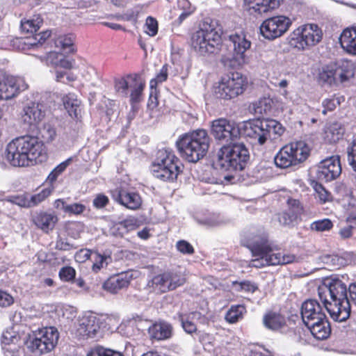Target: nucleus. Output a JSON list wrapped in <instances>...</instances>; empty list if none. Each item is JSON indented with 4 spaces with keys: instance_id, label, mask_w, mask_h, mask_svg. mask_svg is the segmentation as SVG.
Masks as SVG:
<instances>
[{
    "instance_id": "f257e3e1",
    "label": "nucleus",
    "mask_w": 356,
    "mask_h": 356,
    "mask_svg": "<svg viewBox=\"0 0 356 356\" xmlns=\"http://www.w3.org/2000/svg\"><path fill=\"white\" fill-rule=\"evenodd\" d=\"M319 298L330 318L337 322L346 321L350 314L347 297V284L339 277H331L318 286Z\"/></svg>"
},
{
    "instance_id": "f03ea898",
    "label": "nucleus",
    "mask_w": 356,
    "mask_h": 356,
    "mask_svg": "<svg viewBox=\"0 0 356 356\" xmlns=\"http://www.w3.org/2000/svg\"><path fill=\"white\" fill-rule=\"evenodd\" d=\"M6 157L13 166H31L44 161L46 152L38 138L24 136L12 140L7 145Z\"/></svg>"
},
{
    "instance_id": "7ed1b4c3",
    "label": "nucleus",
    "mask_w": 356,
    "mask_h": 356,
    "mask_svg": "<svg viewBox=\"0 0 356 356\" xmlns=\"http://www.w3.org/2000/svg\"><path fill=\"white\" fill-rule=\"evenodd\" d=\"M245 247L253 257L249 261V267L261 268L267 266L285 265L296 260L293 254L274 252L273 245L265 233L252 236L248 239Z\"/></svg>"
},
{
    "instance_id": "20e7f679",
    "label": "nucleus",
    "mask_w": 356,
    "mask_h": 356,
    "mask_svg": "<svg viewBox=\"0 0 356 356\" xmlns=\"http://www.w3.org/2000/svg\"><path fill=\"white\" fill-rule=\"evenodd\" d=\"M181 157L188 162L195 163L207 153L210 137L204 129H197L179 136L176 142Z\"/></svg>"
},
{
    "instance_id": "39448f33",
    "label": "nucleus",
    "mask_w": 356,
    "mask_h": 356,
    "mask_svg": "<svg viewBox=\"0 0 356 356\" xmlns=\"http://www.w3.org/2000/svg\"><path fill=\"white\" fill-rule=\"evenodd\" d=\"M222 29L216 20L207 19L191 35L192 47L201 55L212 54L221 41Z\"/></svg>"
},
{
    "instance_id": "423d86ee",
    "label": "nucleus",
    "mask_w": 356,
    "mask_h": 356,
    "mask_svg": "<svg viewBox=\"0 0 356 356\" xmlns=\"http://www.w3.org/2000/svg\"><path fill=\"white\" fill-rule=\"evenodd\" d=\"M215 165L223 170H243L250 158L248 149L243 143H231L222 146L217 152Z\"/></svg>"
},
{
    "instance_id": "0eeeda50",
    "label": "nucleus",
    "mask_w": 356,
    "mask_h": 356,
    "mask_svg": "<svg viewBox=\"0 0 356 356\" xmlns=\"http://www.w3.org/2000/svg\"><path fill=\"white\" fill-rule=\"evenodd\" d=\"M182 163L169 149H159L151 166L152 175L163 181H174L181 172Z\"/></svg>"
},
{
    "instance_id": "6e6552de",
    "label": "nucleus",
    "mask_w": 356,
    "mask_h": 356,
    "mask_svg": "<svg viewBox=\"0 0 356 356\" xmlns=\"http://www.w3.org/2000/svg\"><path fill=\"white\" fill-rule=\"evenodd\" d=\"M353 61L341 59L323 66L318 72V81L330 86H338L348 81L355 75Z\"/></svg>"
},
{
    "instance_id": "1a4fd4ad",
    "label": "nucleus",
    "mask_w": 356,
    "mask_h": 356,
    "mask_svg": "<svg viewBox=\"0 0 356 356\" xmlns=\"http://www.w3.org/2000/svg\"><path fill=\"white\" fill-rule=\"evenodd\" d=\"M310 145L304 140L291 142L282 147L276 154L275 164L280 168H288L300 165L309 156Z\"/></svg>"
},
{
    "instance_id": "9d476101",
    "label": "nucleus",
    "mask_w": 356,
    "mask_h": 356,
    "mask_svg": "<svg viewBox=\"0 0 356 356\" xmlns=\"http://www.w3.org/2000/svg\"><path fill=\"white\" fill-rule=\"evenodd\" d=\"M323 38V31L316 24L299 26L289 35V44L299 51H306L318 44Z\"/></svg>"
},
{
    "instance_id": "9b49d317",
    "label": "nucleus",
    "mask_w": 356,
    "mask_h": 356,
    "mask_svg": "<svg viewBox=\"0 0 356 356\" xmlns=\"http://www.w3.org/2000/svg\"><path fill=\"white\" fill-rule=\"evenodd\" d=\"M248 84L247 79L238 72L222 76L213 85L215 95L222 99H232L243 93Z\"/></svg>"
},
{
    "instance_id": "f8f14e48",
    "label": "nucleus",
    "mask_w": 356,
    "mask_h": 356,
    "mask_svg": "<svg viewBox=\"0 0 356 356\" xmlns=\"http://www.w3.org/2000/svg\"><path fill=\"white\" fill-rule=\"evenodd\" d=\"M59 332L55 327H43L33 331L27 348L34 354L44 355L52 351L58 343Z\"/></svg>"
},
{
    "instance_id": "ddd939ff",
    "label": "nucleus",
    "mask_w": 356,
    "mask_h": 356,
    "mask_svg": "<svg viewBox=\"0 0 356 356\" xmlns=\"http://www.w3.org/2000/svg\"><path fill=\"white\" fill-rule=\"evenodd\" d=\"M229 40L233 44V52L223 55L221 58L222 63L230 67H236L246 64L248 62L246 51L250 48L251 42L242 33L230 35Z\"/></svg>"
},
{
    "instance_id": "4468645a",
    "label": "nucleus",
    "mask_w": 356,
    "mask_h": 356,
    "mask_svg": "<svg viewBox=\"0 0 356 356\" xmlns=\"http://www.w3.org/2000/svg\"><path fill=\"white\" fill-rule=\"evenodd\" d=\"M102 319L90 312L79 316L74 323V334L81 340L97 339L102 337Z\"/></svg>"
},
{
    "instance_id": "2eb2a0df",
    "label": "nucleus",
    "mask_w": 356,
    "mask_h": 356,
    "mask_svg": "<svg viewBox=\"0 0 356 356\" xmlns=\"http://www.w3.org/2000/svg\"><path fill=\"white\" fill-rule=\"evenodd\" d=\"M210 127L212 136L221 143H231L240 137L239 124L227 118L213 120Z\"/></svg>"
},
{
    "instance_id": "dca6fc26",
    "label": "nucleus",
    "mask_w": 356,
    "mask_h": 356,
    "mask_svg": "<svg viewBox=\"0 0 356 356\" xmlns=\"http://www.w3.org/2000/svg\"><path fill=\"white\" fill-rule=\"evenodd\" d=\"M292 24V20L284 15H277L265 19L260 26L261 35L273 40L283 35Z\"/></svg>"
},
{
    "instance_id": "f3484780",
    "label": "nucleus",
    "mask_w": 356,
    "mask_h": 356,
    "mask_svg": "<svg viewBox=\"0 0 356 356\" xmlns=\"http://www.w3.org/2000/svg\"><path fill=\"white\" fill-rule=\"evenodd\" d=\"M341 173L339 156H332L321 161L317 165L316 178L321 181H331Z\"/></svg>"
},
{
    "instance_id": "a211bd4d",
    "label": "nucleus",
    "mask_w": 356,
    "mask_h": 356,
    "mask_svg": "<svg viewBox=\"0 0 356 356\" xmlns=\"http://www.w3.org/2000/svg\"><path fill=\"white\" fill-rule=\"evenodd\" d=\"M265 120H250L239 124L240 136L257 140L259 145H264L267 140Z\"/></svg>"
},
{
    "instance_id": "6ab92c4d",
    "label": "nucleus",
    "mask_w": 356,
    "mask_h": 356,
    "mask_svg": "<svg viewBox=\"0 0 356 356\" xmlns=\"http://www.w3.org/2000/svg\"><path fill=\"white\" fill-rule=\"evenodd\" d=\"M19 341L20 335L16 325L3 332L1 344L6 356H25L24 348L17 345Z\"/></svg>"
},
{
    "instance_id": "aec40b11",
    "label": "nucleus",
    "mask_w": 356,
    "mask_h": 356,
    "mask_svg": "<svg viewBox=\"0 0 356 356\" xmlns=\"http://www.w3.org/2000/svg\"><path fill=\"white\" fill-rule=\"evenodd\" d=\"M28 86L25 80L19 76H6L0 78V99H10L25 90Z\"/></svg>"
},
{
    "instance_id": "412c9836",
    "label": "nucleus",
    "mask_w": 356,
    "mask_h": 356,
    "mask_svg": "<svg viewBox=\"0 0 356 356\" xmlns=\"http://www.w3.org/2000/svg\"><path fill=\"white\" fill-rule=\"evenodd\" d=\"M136 275L137 272L129 270L112 276L104 283L103 289L111 293H117L122 289L127 287Z\"/></svg>"
},
{
    "instance_id": "4be33fe9",
    "label": "nucleus",
    "mask_w": 356,
    "mask_h": 356,
    "mask_svg": "<svg viewBox=\"0 0 356 356\" xmlns=\"http://www.w3.org/2000/svg\"><path fill=\"white\" fill-rule=\"evenodd\" d=\"M301 316L305 324L315 321L319 322L326 316L319 302L312 299L303 302L301 307Z\"/></svg>"
},
{
    "instance_id": "5701e85b",
    "label": "nucleus",
    "mask_w": 356,
    "mask_h": 356,
    "mask_svg": "<svg viewBox=\"0 0 356 356\" xmlns=\"http://www.w3.org/2000/svg\"><path fill=\"white\" fill-rule=\"evenodd\" d=\"M42 103L31 102L23 109L22 119L24 124L35 126L40 122L44 117V106Z\"/></svg>"
},
{
    "instance_id": "b1692460",
    "label": "nucleus",
    "mask_w": 356,
    "mask_h": 356,
    "mask_svg": "<svg viewBox=\"0 0 356 356\" xmlns=\"http://www.w3.org/2000/svg\"><path fill=\"white\" fill-rule=\"evenodd\" d=\"M113 199L129 209L136 210L142 204L140 195L135 192L116 189L111 192Z\"/></svg>"
},
{
    "instance_id": "393cba45",
    "label": "nucleus",
    "mask_w": 356,
    "mask_h": 356,
    "mask_svg": "<svg viewBox=\"0 0 356 356\" xmlns=\"http://www.w3.org/2000/svg\"><path fill=\"white\" fill-rule=\"evenodd\" d=\"M281 0H248L246 1V10L250 15L254 16L268 13L280 6Z\"/></svg>"
},
{
    "instance_id": "a878e982",
    "label": "nucleus",
    "mask_w": 356,
    "mask_h": 356,
    "mask_svg": "<svg viewBox=\"0 0 356 356\" xmlns=\"http://www.w3.org/2000/svg\"><path fill=\"white\" fill-rule=\"evenodd\" d=\"M148 334L152 339L165 340L171 337L172 327L165 321H158L148 327Z\"/></svg>"
},
{
    "instance_id": "bb28decb",
    "label": "nucleus",
    "mask_w": 356,
    "mask_h": 356,
    "mask_svg": "<svg viewBox=\"0 0 356 356\" xmlns=\"http://www.w3.org/2000/svg\"><path fill=\"white\" fill-rule=\"evenodd\" d=\"M339 42L344 51L356 55V26L345 29L340 35Z\"/></svg>"
},
{
    "instance_id": "cd10ccee",
    "label": "nucleus",
    "mask_w": 356,
    "mask_h": 356,
    "mask_svg": "<svg viewBox=\"0 0 356 356\" xmlns=\"http://www.w3.org/2000/svg\"><path fill=\"white\" fill-rule=\"evenodd\" d=\"M305 325L309 330L314 337L318 340L327 339L331 332V329L326 316L319 321V322L315 321L306 323Z\"/></svg>"
},
{
    "instance_id": "c85d7f7f",
    "label": "nucleus",
    "mask_w": 356,
    "mask_h": 356,
    "mask_svg": "<svg viewBox=\"0 0 356 356\" xmlns=\"http://www.w3.org/2000/svg\"><path fill=\"white\" fill-rule=\"evenodd\" d=\"M63 105L72 118H78L81 113V101L77 98L76 95L74 93H68L64 95L62 97Z\"/></svg>"
},
{
    "instance_id": "c756f323",
    "label": "nucleus",
    "mask_w": 356,
    "mask_h": 356,
    "mask_svg": "<svg viewBox=\"0 0 356 356\" xmlns=\"http://www.w3.org/2000/svg\"><path fill=\"white\" fill-rule=\"evenodd\" d=\"M263 323L268 330L277 331L286 325V318L276 312H268L263 318Z\"/></svg>"
},
{
    "instance_id": "7c9ffc66",
    "label": "nucleus",
    "mask_w": 356,
    "mask_h": 356,
    "mask_svg": "<svg viewBox=\"0 0 356 356\" xmlns=\"http://www.w3.org/2000/svg\"><path fill=\"white\" fill-rule=\"evenodd\" d=\"M57 220L58 218L54 214L41 213L36 216L35 223L38 227L47 232L54 227Z\"/></svg>"
},
{
    "instance_id": "2f4dec72",
    "label": "nucleus",
    "mask_w": 356,
    "mask_h": 356,
    "mask_svg": "<svg viewBox=\"0 0 356 356\" xmlns=\"http://www.w3.org/2000/svg\"><path fill=\"white\" fill-rule=\"evenodd\" d=\"M200 313L196 312L190 313L188 316H186L184 314H179V316L182 327L187 333L189 334H192L196 331L197 326L194 321L200 319Z\"/></svg>"
},
{
    "instance_id": "473e14b6",
    "label": "nucleus",
    "mask_w": 356,
    "mask_h": 356,
    "mask_svg": "<svg viewBox=\"0 0 356 356\" xmlns=\"http://www.w3.org/2000/svg\"><path fill=\"white\" fill-rule=\"evenodd\" d=\"M74 36L72 34L59 35L55 40V46L65 54L74 51Z\"/></svg>"
},
{
    "instance_id": "72a5a7b5",
    "label": "nucleus",
    "mask_w": 356,
    "mask_h": 356,
    "mask_svg": "<svg viewBox=\"0 0 356 356\" xmlns=\"http://www.w3.org/2000/svg\"><path fill=\"white\" fill-rule=\"evenodd\" d=\"M271 107L272 100L268 97H263L252 103L251 109L255 115L261 116L267 114Z\"/></svg>"
},
{
    "instance_id": "f704fd0d",
    "label": "nucleus",
    "mask_w": 356,
    "mask_h": 356,
    "mask_svg": "<svg viewBox=\"0 0 356 356\" xmlns=\"http://www.w3.org/2000/svg\"><path fill=\"white\" fill-rule=\"evenodd\" d=\"M168 291L174 290L185 283L186 279L184 275L177 271L165 272Z\"/></svg>"
},
{
    "instance_id": "c9c22d12",
    "label": "nucleus",
    "mask_w": 356,
    "mask_h": 356,
    "mask_svg": "<svg viewBox=\"0 0 356 356\" xmlns=\"http://www.w3.org/2000/svg\"><path fill=\"white\" fill-rule=\"evenodd\" d=\"M91 259L93 262L92 270L95 273L99 272L102 268H106L111 262V257L108 254H102L94 251Z\"/></svg>"
},
{
    "instance_id": "e433bc0d",
    "label": "nucleus",
    "mask_w": 356,
    "mask_h": 356,
    "mask_svg": "<svg viewBox=\"0 0 356 356\" xmlns=\"http://www.w3.org/2000/svg\"><path fill=\"white\" fill-rule=\"evenodd\" d=\"M245 313L246 309L243 305H233L227 311L225 319L229 323H236L243 318V315Z\"/></svg>"
},
{
    "instance_id": "4c0bfd02",
    "label": "nucleus",
    "mask_w": 356,
    "mask_h": 356,
    "mask_svg": "<svg viewBox=\"0 0 356 356\" xmlns=\"http://www.w3.org/2000/svg\"><path fill=\"white\" fill-rule=\"evenodd\" d=\"M42 19L39 15H34L32 19L21 21V29L24 32L33 33L36 32L42 24Z\"/></svg>"
},
{
    "instance_id": "58836bf2",
    "label": "nucleus",
    "mask_w": 356,
    "mask_h": 356,
    "mask_svg": "<svg viewBox=\"0 0 356 356\" xmlns=\"http://www.w3.org/2000/svg\"><path fill=\"white\" fill-rule=\"evenodd\" d=\"M266 130L267 132V138H270L272 134L274 135L273 139L281 136L284 132V128L277 121L274 120H265Z\"/></svg>"
},
{
    "instance_id": "ea45409f",
    "label": "nucleus",
    "mask_w": 356,
    "mask_h": 356,
    "mask_svg": "<svg viewBox=\"0 0 356 356\" xmlns=\"http://www.w3.org/2000/svg\"><path fill=\"white\" fill-rule=\"evenodd\" d=\"M343 133L344 130L340 124L333 123L328 127L325 136L330 143H336L342 138Z\"/></svg>"
},
{
    "instance_id": "a19ab883",
    "label": "nucleus",
    "mask_w": 356,
    "mask_h": 356,
    "mask_svg": "<svg viewBox=\"0 0 356 356\" xmlns=\"http://www.w3.org/2000/svg\"><path fill=\"white\" fill-rule=\"evenodd\" d=\"M54 187L53 186H48L42 189L40 192L36 194L31 195L29 194V200L31 207H36L41 202H42L44 200H46L53 192Z\"/></svg>"
},
{
    "instance_id": "79ce46f5",
    "label": "nucleus",
    "mask_w": 356,
    "mask_h": 356,
    "mask_svg": "<svg viewBox=\"0 0 356 356\" xmlns=\"http://www.w3.org/2000/svg\"><path fill=\"white\" fill-rule=\"evenodd\" d=\"M177 7L180 10H181V13L179 14L178 17L179 24H181L195 10V8L191 5L188 0H177Z\"/></svg>"
},
{
    "instance_id": "37998d69",
    "label": "nucleus",
    "mask_w": 356,
    "mask_h": 356,
    "mask_svg": "<svg viewBox=\"0 0 356 356\" xmlns=\"http://www.w3.org/2000/svg\"><path fill=\"white\" fill-rule=\"evenodd\" d=\"M72 161V158H68L67 160L60 163L58 165L54 170L49 173L47 178V181L50 184H52L58 178L59 175H60L67 168V166L70 164Z\"/></svg>"
},
{
    "instance_id": "c03bdc74",
    "label": "nucleus",
    "mask_w": 356,
    "mask_h": 356,
    "mask_svg": "<svg viewBox=\"0 0 356 356\" xmlns=\"http://www.w3.org/2000/svg\"><path fill=\"white\" fill-rule=\"evenodd\" d=\"M165 273L154 276L149 284L155 290L165 293L168 291L167 280Z\"/></svg>"
},
{
    "instance_id": "a18cd8bd",
    "label": "nucleus",
    "mask_w": 356,
    "mask_h": 356,
    "mask_svg": "<svg viewBox=\"0 0 356 356\" xmlns=\"http://www.w3.org/2000/svg\"><path fill=\"white\" fill-rule=\"evenodd\" d=\"M341 101H344L343 96H332L329 98L324 99L322 102L323 110L322 111L323 115H326L327 111H333L337 105L341 104Z\"/></svg>"
},
{
    "instance_id": "49530a36",
    "label": "nucleus",
    "mask_w": 356,
    "mask_h": 356,
    "mask_svg": "<svg viewBox=\"0 0 356 356\" xmlns=\"http://www.w3.org/2000/svg\"><path fill=\"white\" fill-rule=\"evenodd\" d=\"M134 85L131 87V92L130 95V101L131 104L138 102L142 99V93L145 87V83L141 81H137L134 79Z\"/></svg>"
},
{
    "instance_id": "de8ad7c7",
    "label": "nucleus",
    "mask_w": 356,
    "mask_h": 356,
    "mask_svg": "<svg viewBox=\"0 0 356 356\" xmlns=\"http://www.w3.org/2000/svg\"><path fill=\"white\" fill-rule=\"evenodd\" d=\"M199 224L208 227H215L223 223V220L218 214H211L207 217L197 218Z\"/></svg>"
},
{
    "instance_id": "09e8293b",
    "label": "nucleus",
    "mask_w": 356,
    "mask_h": 356,
    "mask_svg": "<svg viewBox=\"0 0 356 356\" xmlns=\"http://www.w3.org/2000/svg\"><path fill=\"white\" fill-rule=\"evenodd\" d=\"M333 227L332 222L328 218H324L313 222L310 227L312 230L323 232L330 230Z\"/></svg>"
},
{
    "instance_id": "8fccbe9b",
    "label": "nucleus",
    "mask_w": 356,
    "mask_h": 356,
    "mask_svg": "<svg viewBox=\"0 0 356 356\" xmlns=\"http://www.w3.org/2000/svg\"><path fill=\"white\" fill-rule=\"evenodd\" d=\"M286 211L291 214V218H297L302 211V207L298 200L289 199L287 202Z\"/></svg>"
},
{
    "instance_id": "3c124183",
    "label": "nucleus",
    "mask_w": 356,
    "mask_h": 356,
    "mask_svg": "<svg viewBox=\"0 0 356 356\" xmlns=\"http://www.w3.org/2000/svg\"><path fill=\"white\" fill-rule=\"evenodd\" d=\"M87 356H123L120 352L113 351L111 349L97 346L92 348L87 354Z\"/></svg>"
},
{
    "instance_id": "603ef678",
    "label": "nucleus",
    "mask_w": 356,
    "mask_h": 356,
    "mask_svg": "<svg viewBox=\"0 0 356 356\" xmlns=\"http://www.w3.org/2000/svg\"><path fill=\"white\" fill-rule=\"evenodd\" d=\"M8 201L21 207L31 208L29 193L12 196L9 198Z\"/></svg>"
},
{
    "instance_id": "864d4df0",
    "label": "nucleus",
    "mask_w": 356,
    "mask_h": 356,
    "mask_svg": "<svg viewBox=\"0 0 356 356\" xmlns=\"http://www.w3.org/2000/svg\"><path fill=\"white\" fill-rule=\"evenodd\" d=\"M342 206L346 209H350L356 206V197L350 190H346L341 199Z\"/></svg>"
},
{
    "instance_id": "5fc2aeb1",
    "label": "nucleus",
    "mask_w": 356,
    "mask_h": 356,
    "mask_svg": "<svg viewBox=\"0 0 356 356\" xmlns=\"http://www.w3.org/2000/svg\"><path fill=\"white\" fill-rule=\"evenodd\" d=\"M348 161L353 170L356 172V138L347 148Z\"/></svg>"
},
{
    "instance_id": "6e6d98bb",
    "label": "nucleus",
    "mask_w": 356,
    "mask_h": 356,
    "mask_svg": "<svg viewBox=\"0 0 356 356\" xmlns=\"http://www.w3.org/2000/svg\"><path fill=\"white\" fill-rule=\"evenodd\" d=\"M41 135L47 142H51L56 138V129L51 124H44L41 129Z\"/></svg>"
},
{
    "instance_id": "4d7b16f0",
    "label": "nucleus",
    "mask_w": 356,
    "mask_h": 356,
    "mask_svg": "<svg viewBox=\"0 0 356 356\" xmlns=\"http://www.w3.org/2000/svg\"><path fill=\"white\" fill-rule=\"evenodd\" d=\"M58 275L62 281L71 282L75 278L76 270L71 266H65L60 268Z\"/></svg>"
},
{
    "instance_id": "13d9d810",
    "label": "nucleus",
    "mask_w": 356,
    "mask_h": 356,
    "mask_svg": "<svg viewBox=\"0 0 356 356\" xmlns=\"http://www.w3.org/2000/svg\"><path fill=\"white\" fill-rule=\"evenodd\" d=\"M66 214L68 216H79L82 214L86 209L85 204L80 202L68 204Z\"/></svg>"
},
{
    "instance_id": "bf43d9fd",
    "label": "nucleus",
    "mask_w": 356,
    "mask_h": 356,
    "mask_svg": "<svg viewBox=\"0 0 356 356\" xmlns=\"http://www.w3.org/2000/svg\"><path fill=\"white\" fill-rule=\"evenodd\" d=\"M51 35L49 31H42L38 34H36L33 42H24L25 45L31 47L33 48L37 47L38 44H42L47 38Z\"/></svg>"
},
{
    "instance_id": "052dcab7",
    "label": "nucleus",
    "mask_w": 356,
    "mask_h": 356,
    "mask_svg": "<svg viewBox=\"0 0 356 356\" xmlns=\"http://www.w3.org/2000/svg\"><path fill=\"white\" fill-rule=\"evenodd\" d=\"M145 32L149 36H154L158 32V23L156 19L148 17L145 24Z\"/></svg>"
},
{
    "instance_id": "680f3d73",
    "label": "nucleus",
    "mask_w": 356,
    "mask_h": 356,
    "mask_svg": "<svg viewBox=\"0 0 356 356\" xmlns=\"http://www.w3.org/2000/svg\"><path fill=\"white\" fill-rule=\"evenodd\" d=\"M115 90L122 97L127 96L129 83L124 78H120L115 80Z\"/></svg>"
},
{
    "instance_id": "e2e57ef3",
    "label": "nucleus",
    "mask_w": 356,
    "mask_h": 356,
    "mask_svg": "<svg viewBox=\"0 0 356 356\" xmlns=\"http://www.w3.org/2000/svg\"><path fill=\"white\" fill-rule=\"evenodd\" d=\"M168 78V66L165 65L162 67L156 76L150 81V87H156L157 83L165 81Z\"/></svg>"
},
{
    "instance_id": "0e129e2a",
    "label": "nucleus",
    "mask_w": 356,
    "mask_h": 356,
    "mask_svg": "<svg viewBox=\"0 0 356 356\" xmlns=\"http://www.w3.org/2000/svg\"><path fill=\"white\" fill-rule=\"evenodd\" d=\"M63 54L57 51H51L46 56V63L47 65L58 67Z\"/></svg>"
},
{
    "instance_id": "69168bd1",
    "label": "nucleus",
    "mask_w": 356,
    "mask_h": 356,
    "mask_svg": "<svg viewBox=\"0 0 356 356\" xmlns=\"http://www.w3.org/2000/svg\"><path fill=\"white\" fill-rule=\"evenodd\" d=\"M109 202L108 197L102 194H97L92 201L93 206L97 209H102L105 207Z\"/></svg>"
},
{
    "instance_id": "338daca9",
    "label": "nucleus",
    "mask_w": 356,
    "mask_h": 356,
    "mask_svg": "<svg viewBox=\"0 0 356 356\" xmlns=\"http://www.w3.org/2000/svg\"><path fill=\"white\" fill-rule=\"evenodd\" d=\"M176 247L178 251L183 254H193L194 252L193 246L184 240L179 241L176 244Z\"/></svg>"
},
{
    "instance_id": "774afa93",
    "label": "nucleus",
    "mask_w": 356,
    "mask_h": 356,
    "mask_svg": "<svg viewBox=\"0 0 356 356\" xmlns=\"http://www.w3.org/2000/svg\"><path fill=\"white\" fill-rule=\"evenodd\" d=\"M92 252V251L88 249H81L75 254L74 257L76 261L82 263L88 259H91Z\"/></svg>"
}]
</instances>
